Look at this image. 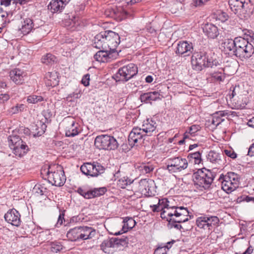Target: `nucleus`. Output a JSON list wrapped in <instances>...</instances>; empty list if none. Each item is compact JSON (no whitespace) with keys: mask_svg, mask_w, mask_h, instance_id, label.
I'll list each match as a JSON object with an SVG mask.
<instances>
[{"mask_svg":"<svg viewBox=\"0 0 254 254\" xmlns=\"http://www.w3.org/2000/svg\"><path fill=\"white\" fill-rule=\"evenodd\" d=\"M95 146L99 149L111 150L116 149L119 144L113 136L107 134H102L96 137L94 140Z\"/></svg>","mask_w":254,"mask_h":254,"instance_id":"nucleus-8","label":"nucleus"},{"mask_svg":"<svg viewBox=\"0 0 254 254\" xmlns=\"http://www.w3.org/2000/svg\"><path fill=\"white\" fill-rule=\"evenodd\" d=\"M40 125L41 126L42 129L41 130L38 131V132H37L38 136L41 135L45 132V130L46 129V126L45 124H43L42 123H40Z\"/></svg>","mask_w":254,"mask_h":254,"instance_id":"nucleus-60","label":"nucleus"},{"mask_svg":"<svg viewBox=\"0 0 254 254\" xmlns=\"http://www.w3.org/2000/svg\"><path fill=\"white\" fill-rule=\"evenodd\" d=\"M19 112L18 108L17 105H16L15 106L11 107L9 110V113L11 114H17Z\"/></svg>","mask_w":254,"mask_h":254,"instance_id":"nucleus-57","label":"nucleus"},{"mask_svg":"<svg viewBox=\"0 0 254 254\" xmlns=\"http://www.w3.org/2000/svg\"><path fill=\"white\" fill-rule=\"evenodd\" d=\"M110 50L101 49L94 56V59L99 62H107L111 58Z\"/></svg>","mask_w":254,"mask_h":254,"instance_id":"nucleus-27","label":"nucleus"},{"mask_svg":"<svg viewBox=\"0 0 254 254\" xmlns=\"http://www.w3.org/2000/svg\"><path fill=\"white\" fill-rule=\"evenodd\" d=\"M188 157L194 159V163L195 164H199L201 162V154L199 151L190 153Z\"/></svg>","mask_w":254,"mask_h":254,"instance_id":"nucleus-46","label":"nucleus"},{"mask_svg":"<svg viewBox=\"0 0 254 254\" xmlns=\"http://www.w3.org/2000/svg\"><path fill=\"white\" fill-rule=\"evenodd\" d=\"M90 75L89 74L85 75L81 80L82 83L85 86H88L89 84Z\"/></svg>","mask_w":254,"mask_h":254,"instance_id":"nucleus-54","label":"nucleus"},{"mask_svg":"<svg viewBox=\"0 0 254 254\" xmlns=\"http://www.w3.org/2000/svg\"><path fill=\"white\" fill-rule=\"evenodd\" d=\"M123 222L124 224L122 226V230L117 232H115L114 234L115 235H119L127 232L128 230L133 228L136 224L135 220L132 218H126Z\"/></svg>","mask_w":254,"mask_h":254,"instance_id":"nucleus-30","label":"nucleus"},{"mask_svg":"<svg viewBox=\"0 0 254 254\" xmlns=\"http://www.w3.org/2000/svg\"><path fill=\"white\" fill-rule=\"evenodd\" d=\"M19 145L14 146L11 149L13 150V153L16 156L21 157L27 152L28 147L24 142L20 143Z\"/></svg>","mask_w":254,"mask_h":254,"instance_id":"nucleus-32","label":"nucleus"},{"mask_svg":"<svg viewBox=\"0 0 254 254\" xmlns=\"http://www.w3.org/2000/svg\"><path fill=\"white\" fill-rule=\"evenodd\" d=\"M166 203H169V200L166 198L159 199L158 204L162 207L163 210H165V206Z\"/></svg>","mask_w":254,"mask_h":254,"instance_id":"nucleus-56","label":"nucleus"},{"mask_svg":"<svg viewBox=\"0 0 254 254\" xmlns=\"http://www.w3.org/2000/svg\"><path fill=\"white\" fill-rule=\"evenodd\" d=\"M105 35L104 31L101 32L96 35L94 40V47L99 49L108 50Z\"/></svg>","mask_w":254,"mask_h":254,"instance_id":"nucleus-21","label":"nucleus"},{"mask_svg":"<svg viewBox=\"0 0 254 254\" xmlns=\"http://www.w3.org/2000/svg\"><path fill=\"white\" fill-rule=\"evenodd\" d=\"M79 227L81 240H85L90 239L95 236L96 231L93 228L87 226Z\"/></svg>","mask_w":254,"mask_h":254,"instance_id":"nucleus-24","label":"nucleus"},{"mask_svg":"<svg viewBox=\"0 0 254 254\" xmlns=\"http://www.w3.org/2000/svg\"><path fill=\"white\" fill-rule=\"evenodd\" d=\"M254 197L250 196L249 195H243L238 197V199L239 201H246L249 202L253 200Z\"/></svg>","mask_w":254,"mask_h":254,"instance_id":"nucleus-52","label":"nucleus"},{"mask_svg":"<svg viewBox=\"0 0 254 254\" xmlns=\"http://www.w3.org/2000/svg\"><path fill=\"white\" fill-rule=\"evenodd\" d=\"M209 0H194V3L196 6H201Z\"/></svg>","mask_w":254,"mask_h":254,"instance_id":"nucleus-62","label":"nucleus"},{"mask_svg":"<svg viewBox=\"0 0 254 254\" xmlns=\"http://www.w3.org/2000/svg\"><path fill=\"white\" fill-rule=\"evenodd\" d=\"M150 207L152 208V210L153 212H159V211H163V208L158 203L156 205H150Z\"/></svg>","mask_w":254,"mask_h":254,"instance_id":"nucleus-55","label":"nucleus"},{"mask_svg":"<svg viewBox=\"0 0 254 254\" xmlns=\"http://www.w3.org/2000/svg\"><path fill=\"white\" fill-rule=\"evenodd\" d=\"M33 22L31 19L26 18L21 22V26L18 30L23 35L29 34L33 28Z\"/></svg>","mask_w":254,"mask_h":254,"instance_id":"nucleus-29","label":"nucleus"},{"mask_svg":"<svg viewBox=\"0 0 254 254\" xmlns=\"http://www.w3.org/2000/svg\"><path fill=\"white\" fill-rule=\"evenodd\" d=\"M203 31L209 38L215 39L219 34L218 28L211 23H207L203 27Z\"/></svg>","mask_w":254,"mask_h":254,"instance_id":"nucleus-22","label":"nucleus"},{"mask_svg":"<svg viewBox=\"0 0 254 254\" xmlns=\"http://www.w3.org/2000/svg\"><path fill=\"white\" fill-rule=\"evenodd\" d=\"M138 168L139 171L143 174L149 173L153 170V166L149 164H142Z\"/></svg>","mask_w":254,"mask_h":254,"instance_id":"nucleus-49","label":"nucleus"},{"mask_svg":"<svg viewBox=\"0 0 254 254\" xmlns=\"http://www.w3.org/2000/svg\"><path fill=\"white\" fill-rule=\"evenodd\" d=\"M223 72L224 70L221 68L219 71L211 73V80L218 82L224 81L225 78V75Z\"/></svg>","mask_w":254,"mask_h":254,"instance_id":"nucleus-36","label":"nucleus"},{"mask_svg":"<svg viewBox=\"0 0 254 254\" xmlns=\"http://www.w3.org/2000/svg\"><path fill=\"white\" fill-rule=\"evenodd\" d=\"M30 0H12L13 4L19 3L21 5L25 4L30 1Z\"/></svg>","mask_w":254,"mask_h":254,"instance_id":"nucleus-59","label":"nucleus"},{"mask_svg":"<svg viewBox=\"0 0 254 254\" xmlns=\"http://www.w3.org/2000/svg\"><path fill=\"white\" fill-rule=\"evenodd\" d=\"M207 159L212 163L220 164L222 162L220 155L214 151H210L208 155Z\"/></svg>","mask_w":254,"mask_h":254,"instance_id":"nucleus-37","label":"nucleus"},{"mask_svg":"<svg viewBox=\"0 0 254 254\" xmlns=\"http://www.w3.org/2000/svg\"><path fill=\"white\" fill-rule=\"evenodd\" d=\"M104 168L99 165L90 163H86L82 165L80 167V170L86 176L90 177H96L99 174L104 172Z\"/></svg>","mask_w":254,"mask_h":254,"instance_id":"nucleus-13","label":"nucleus"},{"mask_svg":"<svg viewBox=\"0 0 254 254\" xmlns=\"http://www.w3.org/2000/svg\"><path fill=\"white\" fill-rule=\"evenodd\" d=\"M160 93L157 91L149 92L143 93L140 96V99L142 102L151 103L160 99Z\"/></svg>","mask_w":254,"mask_h":254,"instance_id":"nucleus-26","label":"nucleus"},{"mask_svg":"<svg viewBox=\"0 0 254 254\" xmlns=\"http://www.w3.org/2000/svg\"><path fill=\"white\" fill-rule=\"evenodd\" d=\"M45 82L47 86L54 87L58 85L59 76L56 71L48 72L46 74Z\"/></svg>","mask_w":254,"mask_h":254,"instance_id":"nucleus-23","label":"nucleus"},{"mask_svg":"<svg viewBox=\"0 0 254 254\" xmlns=\"http://www.w3.org/2000/svg\"><path fill=\"white\" fill-rule=\"evenodd\" d=\"M187 208L183 206L176 207L174 209L169 208L163 210L161 212V217L166 219L169 222L183 223L188 221L191 218L189 215Z\"/></svg>","mask_w":254,"mask_h":254,"instance_id":"nucleus-2","label":"nucleus"},{"mask_svg":"<svg viewBox=\"0 0 254 254\" xmlns=\"http://www.w3.org/2000/svg\"><path fill=\"white\" fill-rule=\"evenodd\" d=\"M145 136H146V134H144V132L140 127H133L128 135V140L129 144L132 146L135 145L137 143H140Z\"/></svg>","mask_w":254,"mask_h":254,"instance_id":"nucleus-15","label":"nucleus"},{"mask_svg":"<svg viewBox=\"0 0 254 254\" xmlns=\"http://www.w3.org/2000/svg\"><path fill=\"white\" fill-rule=\"evenodd\" d=\"M9 51L10 53H12V55L11 56H10V58L11 60L13 59L16 56L18 51L17 50L14 49V48H11L9 49Z\"/></svg>","mask_w":254,"mask_h":254,"instance_id":"nucleus-61","label":"nucleus"},{"mask_svg":"<svg viewBox=\"0 0 254 254\" xmlns=\"http://www.w3.org/2000/svg\"><path fill=\"white\" fill-rule=\"evenodd\" d=\"M115 240L113 238L105 240L101 244V249L105 253H112L113 249L117 248L115 245Z\"/></svg>","mask_w":254,"mask_h":254,"instance_id":"nucleus-25","label":"nucleus"},{"mask_svg":"<svg viewBox=\"0 0 254 254\" xmlns=\"http://www.w3.org/2000/svg\"><path fill=\"white\" fill-rule=\"evenodd\" d=\"M114 240H115V245L117 248H119L120 246H124L127 245L128 243V240L127 238H113Z\"/></svg>","mask_w":254,"mask_h":254,"instance_id":"nucleus-48","label":"nucleus"},{"mask_svg":"<svg viewBox=\"0 0 254 254\" xmlns=\"http://www.w3.org/2000/svg\"><path fill=\"white\" fill-rule=\"evenodd\" d=\"M221 182L223 190L229 193L239 187L240 181V176L234 172H228L226 175H221L219 178Z\"/></svg>","mask_w":254,"mask_h":254,"instance_id":"nucleus-3","label":"nucleus"},{"mask_svg":"<svg viewBox=\"0 0 254 254\" xmlns=\"http://www.w3.org/2000/svg\"><path fill=\"white\" fill-rule=\"evenodd\" d=\"M133 182V180H131L127 177L125 176L118 180L117 186L122 189H125L128 185H130Z\"/></svg>","mask_w":254,"mask_h":254,"instance_id":"nucleus-40","label":"nucleus"},{"mask_svg":"<svg viewBox=\"0 0 254 254\" xmlns=\"http://www.w3.org/2000/svg\"><path fill=\"white\" fill-rule=\"evenodd\" d=\"M105 39L108 49L114 52L120 43V37L119 34L112 31H105Z\"/></svg>","mask_w":254,"mask_h":254,"instance_id":"nucleus-14","label":"nucleus"},{"mask_svg":"<svg viewBox=\"0 0 254 254\" xmlns=\"http://www.w3.org/2000/svg\"><path fill=\"white\" fill-rule=\"evenodd\" d=\"M248 92L243 86L236 85L232 90V96L236 98L233 100V105L236 109H242L246 107L249 102Z\"/></svg>","mask_w":254,"mask_h":254,"instance_id":"nucleus-7","label":"nucleus"},{"mask_svg":"<svg viewBox=\"0 0 254 254\" xmlns=\"http://www.w3.org/2000/svg\"><path fill=\"white\" fill-rule=\"evenodd\" d=\"M180 223L179 222H171L170 224L171 225V227H174L178 230H181V229H183V227L180 224Z\"/></svg>","mask_w":254,"mask_h":254,"instance_id":"nucleus-58","label":"nucleus"},{"mask_svg":"<svg viewBox=\"0 0 254 254\" xmlns=\"http://www.w3.org/2000/svg\"><path fill=\"white\" fill-rule=\"evenodd\" d=\"M8 142L9 147L11 148L14 146L20 145L19 144L23 142V140L16 135H10L8 137Z\"/></svg>","mask_w":254,"mask_h":254,"instance_id":"nucleus-39","label":"nucleus"},{"mask_svg":"<svg viewBox=\"0 0 254 254\" xmlns=\"http://www.w3.org/2000/svg\"><path fill=\"white\" fill-rule=\"evenodd\" d=\"M7 13H1L0 15V33L2 32L3 28L5 27L7 24L9 23V20H7Z\"/></svg>","mask_w":254,"mask_h":254,"instance_id":"nucleus-41","label":"nucleus"},{"mask_svg":"<svg viewBox=\"0 0 254 254\" xmlns=\"http://www.w3.org/2000/svg\"><path fill=\"white\" fill-rule=\"evenodd\" d=\"M64 213H61L59 216L58 220V224L62 225L63 223V220H64Z\"/></svg>","mask_w":254,"mask_h":254,"instance_id":"nucleus-63","label":"nucleus"},{"mask_svg":"<svg viewBox=\"0 0 254 254\" xmlns=\"http://www.w3.org/2000/svg\"><path fill=\"white\" fill-rule=\"evenodd\" d=\"M238 37L234 40L232 39H226L222 43V47L224 48L225 52L230 56H235V50L236 49Z\"/></svg>","mask_w":254,"mask_h":254,"instance_id":"nucleus-18","label":"nucleus"},{"mask_svg":"<svg viewBox=\"0 0 254 254\" xmlns=\"http://www.w3.org/2000/svg\"><path fill=\"white\" fill-rule=\"evenodd\" d=\"M26 73L19 68H14L9 72L10 79L16 84H22L24 83Z\"/></svg>","mask_w":254,"mask_h":254,"instance_id":"nucleus-19","label":"nucleus"},{"mask_svg":"<svg viewBox=\"0 0 254 254\" xmlns=\"http://www.w3.org/2000/svg\"><path fill=\"white\" fill-rule=\"evenodd\" d=\"M43 100V98L41 96H37L35 95H30L28 97L27 101L29 103L36 104L39 102Z\"/></svg>","mask_w":254,"mask_h":254,"instance_id":"nucleus-47","label":"nucleus"},{"mask_svg":"<svg viewBox=\"0 0 254 254\" xmlns=\"http://www.w3.org/2000/svg\"><path fill=\"white\" fill-rule=\"evenodd\" d=\"M205 218L207 224L206 227L208 228V230L211 229L212 226L217 224L219 222L218 218L216 216H205Z\"/></svg>","mask_w":254,"mask_h":254,"instance_id":"nucleus-43","label":"nucleus"},{"mask_svg":"<svg viewBox=\"0 0 254 254\" xmlns=\"http://www.w3.org/2000/svg\"><path fill=\"white\" fill-rule=\"evenodd\" d=\"M200 127L198 125H192L190 126L188 130H186L184 133V138L185 139H190L192 137L194 136L195 132L200 130Z\"/></svg>","mask_w":254,"mask_h":254,"instance_id":"nucleus-35","label":"nucleus"},{"mask_svg":"<svg viewBox=\"0 0 254 254\" xmlns=\"http://www.w3.org/2000/svg\"><path fill=\"white\" fill-rule=\"evenodd\" d=\"M65 6L61 1L52 0L48 5V8L53 13L61 12Z\"/></svg>","mask_w":254,"mask_h":254,"instance_id":"nucleus-33","label":"nucleus"},{"mask_svg":"<svg viewBox=\"0 0 254 254\" xmlns=\"http://www.w3.org/2000/svg\"><path fill=\"white\" fill-rule=\"evenodd\" d=\"M196 224L197 227L200 228L204 229V230H208V228L206 227L207 224L205 216H201L197 218L196 221Z\"/></svg>","mask_w":254,"mask_h":254,"instance_id":"nucleus-45","label":"nucleus"},{"mask_svg":"<svg viewBox=\"0 0 254 254\" xmlns=\"http://www.w3.org/2000/svg\"><path fill=\"white\" fill-rule=\"evenodd\" d=\"M193 181L196 188L202 190L209 188L213 180V176L211 172L205 169H199L197 172L193 173Z\"/></svg>","mask_w":254,"mask_h":254,"instance_id":"nucleus-5","label":"nucleus"},{"mask_svg":"<svg viewBox=\"0 0 254 254\" xmlns=\"http://www.w3.org/2000/svg\"><path fill=\"white\" fill-rule=\"evenodd\" d=\"M208 58L205 53H196L191 57V63L193 69L201 71L204 67H206Z\"/></svg>","mask_w":254,"mask_h":254,"instance_id":"nucleus-12","label":"nucleus"},{"mask_svg":"<svg viewBox=\"0 0 254 254\" xmlns=\"http://www.w3.org/2000/svg\"><path fill=\"white\" fill-rule=\"evenodd\" d=\"M63 249V246L59 242L53 243L51 245V250L53 253H58Z\"/></svg>","mask_w":254,"mask_h":254,"instance_id":"nucleus-50","label":"nucleus"},{"mask_svg":"<svg viewBox=\"0 0 254 254\" xmlns=\"http://www.w3.org/2000/svg\"><path fill=\"white\" fill-rule=\"evenodd\" d=\"M4 219L8 223L15 226H19L21 223L20 215L15 209L9 210L5 215Z\"/></svg>","mask_w":254,"mask_h":254,"instance_id":"nucleus-17","label":"nucleus"},{"mask_svg":"<svg viewBox=\"0 0 254 254\" xmlns=\"http://www.w3.org/2000/svg\"><path fill=\"white\" fill-rule=\"evenodd\" d=\"M224 152L227 156L232 159H235L237 157V154L234 150L225 149Z\"/></svg>","mask_w":254,"mask_h":254,"instance_id":"nucleus-53","label":"nucleus"},{"mask_svg":"<svg viewBox=\"0 0 254 254\" xmlns=\"http://www.w3.org/2000/svg\"><path fill=\"white\" fill-rule=\"evenodd\" d=\"M167 169L170 173H175L186 169L188 166L186 159L180 157L169 158Z\"/></svg>","mask_w":254,"mask_h":254,"instance_id":"nucleus-11","label":"nucleus"},{"mask_svg":"<svg viewBox=\"0 0 254 254\" xmlns=\"http://www.w3.org/2000/svg\"><path fill=\"white\" fill-rule=\"evenodd\" d=\"M193 47L191 43H189L187 41H180L177 44L175 50V53L178 55L183 57L189 56L192 53Z\"/></svg>","mask_w":254,"mask_h":254,"instance_id":"nucleus-16","label":"nucleus"},{"mask_svg":"<svg viewBox=\"0 0 254 254\" xmlns=\"http://www.w3.org/2000/svg\"><path fill=\"white\" fill-rule=\"evenodd\" d=\"M64 127L65 136L67 137H73L78 135L81 131L79 124L75 119L68 117L63 121Z\"/></svg>","mask_w":254,"mask_h":254,"instance_id":"nucleus-10","label":"nucleus"},{"mask_svg":"<svg viewBox=\"0 0 254 254\" xmlns=\"http://www.w3.org/2000/svg\"><path fill=\"white\" fill-rule=\"evenodd\" d=\"M156 127L157 124L155 121L148 119L143 122L140 128L144 132V134L146 136H151L152 133L155 131Z\"/></svg>","mask_w":254,"mask_h":254,"instance_id":"nucleus-20","label":"nucleus"},{"mask_svg":"<svg viewBox=\"0 0 254 254\" xmlns=\"http://www.w3.org/2000/svg\"><path fill=\"white\" fill-rule=\"evenodd\" d=\"M154 185V182L147 179L141 180L139 183V190L142 193L149 195L151 192V185Z\"/></svg>","mask_w":254,"mask_h":254,"instance_id":"nucleus-28","label":"nucleus"},{"mask_svg":"<svg viewBox=\"0 0 254 254\" xmlns=\"http://www.w3.org/2000/svg\"><path fill=\"white\" fill-rule=\"evenodd\" d=\"M42 62L46 64H52L56 61V57L51 54H47L42 58Z\"/></svg>","mask_w":254,"mask_h":254,"instance_id":"nucleus-42","label":"nucleus"},{"mask_svg":"<svg viewBox=\"0 0 254 254\" xmlns=\"http://www.w3.org/2000/svg\"><path fill=\"white\" fill-rule=\"evenodd\" d=\"M107 191L106 188H95L86 191L85 196L86 199H91L103 195Z\"/></svg>","mask_w":254,"mask_h":254,"instance_id":"nucleus-31","label":"nucleus"},{"mask_svg":"<svg viewBox=\"0 0 254 254\" xmlns=\"http://www.w3.org/2000/svg\"><path fill=\"white\" fill-rule=\"evenodd\" d=\"M248 155L250 156H254V143L252 144V145L250 147L248 153Z\"/></svg>","mask_w":254,"mask_h":254,"instance_id":"nucleus-64","label":"nucleus"},{"mask_svg":"<svg viewBox=\"0 0 254 254\" xmlns=\"http://www.w3.org/2000/svg\"><path fill=\"white\" fill-rule=\"evenodd\" d=\"M227 113L225 114L224 111H220L219 112H217L216 113L217 116L214 117L212 120V124L216 126H218L224 120V119H221L220 116L223 117Z\"/></svg>","mask_w":254,"mask_h":254,"instance_id":"nucleus-44","label":"nucleus"},{"mask_svg":"<svg viewBox=\"0 0 254 254\" xmlns=\"http://www.w3.org/2000/svg\"><path fill=\"white\" fill-rule=\"evenodd\" d=\"M207 64L208 65L206 67H210L211 68H213L220 65V63L216 59L211 60V59L208 58Z\"/></svg>","mask_w":254,"mask_h":254,"instance_id":"nucleus-51","label":"nucleus"},{"mask_svg":"<svg viewBox=\"0 0 254 254\" xmlns=\"http://www.w3.org/2000/svg\"><path fill=\"white\" fill-rule=\"evenodd\" d=\"M46 174L49 183L52 185L62 186L65 182L64 171L60 166H49Z\"/></svg>","mask_w":254,"mask_h":254,"instance_id":"nucleus-6","label":"nucleus"},{"mask_svg":"<svg viewBox=\"0 0 254 254\" xmlns=\"http://www.w3.org/2000/svg\"><path fill=\"white\" fill-rule=\"evenodd\" d=\"M175 242V241L167 243L166 245L163 246H159L154 251V254H167V251L171 248L172 245Z\"/></svg>","mask_w":254,"mask_h":254,"instance_id":"nucleus-38","label":"nucleus"},{"mask_svg":"<svg viewBox=\"0 0 254 254\" xmlns=\"http://www.w3.org/2000/svg\"><path fill=\"white\" fill-rule=\"evenodd\" d=\"M248 32L250 34L247 35L246 38L239 37L237 41L235 56L242 60L250 58L254 53V48L251 43L254 40V33Z\"/></svg>","mask_w":254,"mask_h":254,"instance_id":"nucleus-1","label":"nucleus"},{"mask_svg":"<svg viewBox=\"0 0 254 254\" xmlns=\"http://www.w3.org/2000/svg\"><path fill=\"white\" fill-rule=\"evenodd\" d=\"M138 72L137 66L132 63L124 66L119 69L118 72L115 74L116 81H127Z\"/></svg>","mask_w":254,"mask_h":254,"instance_id":"nucleus-9","label":"nucleus"},{"mask_svg":"<svg viewBox=\"0 0 254 254\" xmlns=\"http://www.w3.org/2000/svg\"><path fill=\"white\" fill-rule=\"evenodd\" d=\"M230 9L241 18H247L252 12L249 0H230Z\"/></svg>","mask_w":254,"mask_h":254,"instance_id":"nucleus-4","label":"nucleus"},{"mask_svg":"<svg viewBox=\"0 0 254 254\" xmlns=\"http://www.w3.org/2000/svg\"><path fill=\"white\" fill-rule=\"evenodd\" d=\"M80 227H75L70 229L66 234V236L71 241H75L80 239Z\"/></svg>","mask_w":254,"mask_h":254,"instance_id":"nucleus-34","label":"nucleus"}]
</instances>
